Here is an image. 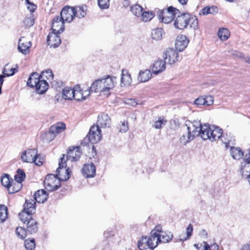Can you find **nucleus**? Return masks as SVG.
<instances>
[{
    "mask_svg": "<svg viewBox=\"0 0 250 250\" xmlns=\"http://www.w3.org/2000/svg\"><path fill=\"white\" fill-rule=\"evenodd\" d=\"M35 203L32 200H26L23 209L19 214L20 218L24 224H26L27 231L30 234L37 232L38 224L37 221L32 217L35 212Z\"/></svg>",
    "mask_w": 250,
    "mask_h": 250,
    "instance_id": "nucleus-1",
    "label": "nucleus"
},
{
    "mask_svg": "<svg viewBox=\"0 0 250 250\" xmlns=\"http://www.w3.org/2000/svg\"><path fill=\"white\" fill-rule=\"evenodd\" d=\"M116 83V77L107 75L104 78L95 80L90 89L96 93L106 92L114 88Z\"/></svg>",
    "mask_w": 250,
    "mask_h": 250,
    "instance_id": "nucleus-2",
    "label": "nucleus"
},
{
    "mask_svg": "<svg viewBox=\"0 0 250 250\" xmlns=\"http://www.w3.org/2000/svg\"><path fill=\"white\" fill-rule=\"evenodd\" d=\"M200 137L204 140L211 141L219 140L223 134V130L217 126H210L208 124L201 125L200 123Z\"/></svg>",
    "mask_w": 250,
    "mask_h": 250,
    "instance_id": "nucleus-3",
    "label": "nucleus"
},
{
    "mask_svg": "<svg viewBox=\"0 0 250 250\" xmlns=\"http://www.w3.org/2000/svg\"><path fill=\"white\" fill-rule=\"evenodd\" d=\"M186 125H187V132L184 134L180 138V142L183 145L190 142L196 136H200V132L199 130L200 122L194 121L189 123L188 125L186 124Z\"/></svg>",
    "mask_w": 250,
    "mask_h": 250,
    "instance_id": "nucleus-4",
    "label": "nucleus"
},
{
    "mask_svg": "<svg viewBox=\"0 0 250 250\" xmlns=\"http://www.w3.org/2000/svg\"><path fill=\"white\" fill-rule=\"evenodd\" d=\"M39 155L37 149H27L23 151L21 156L22 161L25 163H34L37 166H40L42 165V161L38 159Z\"/></svg>",
    "mask_w": 250,
    "mask_h": 250,
    "instance_id": "nucleus-5",
    "label": "nucleus"
},
{
    "mask_svg": "<svg viewBox=\"0 0 250 250\" xmlns=\"http://www.w3.org/2000/svg\"><path fill=\"white\" fill-rule=\"evenodd\" d=\"M180 13L177 8L169 6L167 9L162 10L159 14V19L163 23L168 24L170 23Z\"/></svg>",
    "mask_w": 250,
    "mask_h": 250,
    "instance_id": "nucleus-6",
    "label": "nucleus"
},
{
    "mask_svg": "<svg viewBox=\"0 0 250 250\" xmlns=\"http://www.w3.org/2000/svg\"><path fill=\"white\" fill-rule=\"evenodd\" d=\"M101 130L98 125H93L91 127L88 134L84 138L83 144H87L90 142L92 144H95L99 142L102 138Z\"/></svg>",
    "mask_w": 250,
    "mask_h": 250,
    "instance_id": "nucleus-7",
    "label": "nucleus"
},
{
    "mask_svg": "<svg viewBox=\"0 0 250 250\" xmlns=\"http://www.w3.org/2000/svg\"><path fill=\"white\" fill-rule=\"evenodd\" d=\"M60 159L59 167L56 170V175L58 178L62 179V181H66L70 178V171L69 168L66 169V164L64 159V155L62 154Z\"/></svg>",
    "mask_w": 250,
    "mask_h": 250,
    "instance_id": "nucleus-8",
    "label": "nucleus"
},
{
    "mask_svg": "<svg viewBox=\"0 0 250 250\" xmlns=\"http://www.w3.org/2000/svg\"><path fill=\"white\" fill-rule=\"evenodd\" d=\"M44 186L46 190L52 191L58 189L60 187V180L54 175H47L44 181Z\"/></svg>",
    "mask_w": 250,
    "mask_h": 250,
    "instance_id": "nucleus-9",
    "label": "nucleus"
},
{
    "mask_svg": "<svg viewBox=\"0 0 250 250\" xmlns=\"http://www.w3.org/2000/svg\"><path fill=\"white\" fill-rule=\"evenodd\" d=\"M190 15L188 13L182 14L178 15L174 23V27L178 29L183 30L186 28L189 24Z\"/></svg>",
    "mask_w": 250,
    "mask_h": 250,
    "instance_id": "nucleus-10",
    "label": "nucleus"
},
{
    "mask_svg": "<svg viewBox=\"0 0 250 250\" xmlns=\"http://www.w3.org/2000/svg\"><path fill=\"white\" fill-rule=\"evenodd\" d=\"M163 58L165 62L170 64H174L179 60V55L176 51L172 48H168L166 50L163 54Z\"/></svg>",
    "mask_w": 250,
    "mask_h": 250,
    "instance_id": "nucleus-11",
    "label": "nucleus"
},
{
    "mask_svg": "<svg viewBox=\"0 0 250 250\" xmlns=\"http://www.w3.org/2000/svg\"><path fill=\"white\" fill-rule=\"evenodd\" d=\"M60 17L63 21L67 22H71L75 16L72 6H66L61 11Z\"/></svg>",
    "mask_w": 250,
    "mask_h": 250,
    "instance_id": "nucleus-12",
    "label": "nucleus"
},
{
    "mask_svg": "<svg viewBox=\"0 0 250 250\" xmlns=\"http://www.w3.org/2000/svg\"><path fill=\"white\" fill-rule=\"evenodd\" d=\"M31 46L30 41H28L25 37H21L19 39L18 49L20 52L27 55L29 53Z\"/></svg>",
    "mask_w": 250,
    "mask_h": 250,
    "instance_id": "nucleus-13",
    "label": "nucleus"
},
{
    "mask_svg": "<svg viewBox=\"0 0 250 250\" xmlns=\"http://www.w3.org/2000/svg\"><path fill=\"white\" fill-rule=\"evenodd\" d=\"M59 16H56L52 22L51 29L52 32L61 34L64 30V22Z\"/></svg>",
    "mask_w": 250,
    "mask_h": 250,
    "instance_id": "nucleus-14",
    "label": "nucleus"
},
{
    "mask_svg": "<svg viewBox=\"0 0 250 250\" xmlns=\"http://www.w3.org/2000/svg\"><path fill=\"white\" fill-rule=\"evenodd\" d=\"M59 34L53 32L50 33L47 37L48 45L54 48L58 47L61 43V40Z\"/></svg>",
    "mask_w": 250,
    "mask_h": 250,
    "instance_id": "nucleus-15",
    "label": "nucleus"
},
{
    "mask_svg": "<svg viewBox=\"0 0 250 250\" xmlns=\"http://www.w3.org/2000/svg\"><path fill=\"white\" fill-rule=\"evenodd\" d=\"M188 42L185 35H180L177 37L175 41V48L177 51L181 52L187 47Z\"/></svg>",
    "mask_w": 250,
    "mask_h": 250,
    "instance_id": "nucleus-16",
    "label": "nucleus"
},
{
    "mask_svg": "<svg viewBox=\"0 0 250 250\" xmlns=\"http://www.w3.org/2000/svg\"><path fill=\"white\" fill-rule=\"evenodd\" d=\"M82 155V151L80 146L74 147L69 148L67 152V160L71 161H77L79 160Z\"/></svg>",
    "mask_w": 250,
    "mask_h": 250,
    "instance_id": "nucleus-17",
    "label": "nucleus"
},
{
    "mask_svg": "<svg viewBox=\"0 0 250 250\" xmlns=\"http://www.w3.org/2000/svg\"><path fill=\"white\" fill-rule=\"evenodd\" d=\"M97 124L99 127H109L111 125V119L107 114L102 113L98 116Z\"/></svg>",
    "mask_w": 250,
    "mask_h": 250,
    "instance_id": "nucleus-18",
    "label": "nucleus"
},
{
    "mask_svg": "<svg viewBox=\"0 0 250 250\" xmlns=\"http://www.w3.org/2000/svg\"><path fill=\"white\" fill-rule=\"evenodd\" d=\"M83 173L86 178L94 177L96 174L95 166L92 163L85 164L83 168Z\"/></svg>",
    "mask_w": 250,
    "mask_h": 250,
    "instance_id": "nucleus-19",
    "label": "nucleus"
},
{
    "mask_svg": "<svg viewBox=\"0 0 250 250\" xmlns=\"http://www.w3.org/2000/svg\"><path fill=\"white\" fill-rule=\"evenodd\" d=\"M194 103L197 105H210L213 103V97L212 96H207L206 97L201 96L196 99Z\"/></svg>",
    "mask_w": 250,
    "mask_h": 250,
    "instance_id": "nucleus-20",
    "label": "nucleus"
},
{
    "mask_svg": "<svg viewBox=\"0 0 250 250\" xmlns=\"http://www.w3.org/2000/svg\"><path fill=\"white\" fill-rule=\"evenodd\" d=\"M166 69V62L162 60H158L155 61L152 67V71L153 74H158Z\"/></svg>",
    "mask_w": 250,
    "mask_h": 250,
    "instance_id": "nucleus-21",
    "label": "nucleus"
},
{
    "mask_svg": "<svg viewBox=\"0 0 250 250\" xmlns=\"http://www.w3.org/2000/svg\"><path fill=\"white\" fill-rule=\"evenodd\" d=\"M48 195L46 192L43 190H38L34 194V202H37L39 203H43L47 200ZM30 200H32L31 199ZM36 203V202H35Z\"/></svg>",
    "mask_w": 250,
    "mask_h": 250,
    "instance_id": "nucleus-22",
    "label": "nucleus"
},
{
    "mask_svg": "<svg viewBox=\"0 0 250 250\" xmlns=\"http://www.w3.org/2000/svg\"><path fill=\"white\" fill-rule=\"evenodd\" d=\"M75 17L78 18H83L87 13V7L85 5H83L81 6H75L72 7Z\"/></svg>",
    "mask_w": 250,
    "mask_h": 250,
    "instance_id": "nucleus-23",
    "label": "nucleus"
},
{
    "mask_svg": "<svg viewBox=\"0 0 250 250\" xmlns=\"http://www.w3.org/2000/svg\"><path fill=\"white\" fill-rule=\"evenodd\" d=\"M152 77V74L150 70L145 69L140 70L138 77V80L141 83H145L149 81Z\"/></svg>",
    "mask_w": 250,
    "mask_h": 250,
    "instance_id": "nucleus-24",
    "label": "nucleus"
},
{
    "mask_svg": "<svg viewBox=\"0 0 250 250\" xmlns=\"http://www.w3.org/2000/svg\"><path fill=\"white\" fill-rule=\"evenodd\" d=\"M34 87H36L38 93L42 94L48 89V84L45 80H42L41 78Z\"/></svg>",
    "mask_w": 250,
    "mask_h": 250,
    "instance_id": "nucleus-25",
    "label": "nucleus"
},
{
    "mask_svg": "<svg viewBox=\"0 0 250 250\" xmlns=\"http://www.w3.org/2000/svg\"><path fill=\"white\" fill-rule=\"evenodd\" d=\"M149 249L153 250L160 243L158 235L154 231H151L150 236L147 238Z\"/></svg>",
    "mask_w": 250,
    "mask_h": 250,
    "instance_id": "nucleus-26",
    "label": "nucleus"
},
{
    "mask_svg": "<svg viewBox=\"0 0 250 250\" xmlns=\"http://www.w3.org/2000/svg\"><path fill=\"white\" fill-rule=\"evenodd\" d=\"M241 170L244 178L250 179V161L242 162Z\"/></svg>",
    "mask_w": 250,
    "mask_h": 250,
    "instance_id": "nucleus-27",
    "label": "nucleus"
},
{
    "mask_svg": "<svg viewBox=\"0 0 250 250\" xmlns=\"http://www.w3.org/2000/svg\"><path fill=\"white\" fill-rule=\"evenodd\" d=\"M132 82L131 75L128 73L126 70L123 69L121 79V84L122 86L129 85Z\"/></svg>",
    "mask_w": 250,
    "mask_h": 250,
    "instance_id": "nucleus-28",
    "label": "nucleus"
},
{
    "mask_svg": "<svg viewBox=\"0 0 250 250\" xmlns=\"http://www.w3.org/2000/svg\"><path fill=\"white\" fill-rule=\"evenodd\" d=\"M65 124L63 123H58L57 124L52 125L49 129L51 130V132L53 133L55 136L64 130L65 129Z\"/></svg>",
    "mask_w": 250,
    "mask_h": 250,
    "instance_id": "nucleus-29",
    "label": "nucleus"
},
{
    "mask_svg": "<svg viewBox=\"0 0 250 250\" xmlns=\"http://www.w3.org/2000/svg\"><path fill=\"white\" fill-rule=\"evenodd\" d=\"M41 78V76L38 73L33 72L28 79L27 85L30 87H34Z\"/></svg>",
    "mask_w": 250,
    "mask_h": 250,
    "instance_id": "nucleus-30",
    "label": "nucleus"
},
{
    "mask_svg": "<svg viewBox=\"0 0 250 250\" xmlns=\"http://www.w3.org/2000/svg\"><path fill=\"white\" fill-rule=\"evenodd\" d=\"M160 243H167L170 241L173 236V234L170 231L161 232L159 234H157Z\"/></svg>",
    "mask_w": 250,
    "mask_h": 250,
    "instance_id": "nucleus-31",
    "label": "nucleus"
},
{
    "mask_svg": "<svg viewBox=\"0 0 250 250\" xmlns=\"http://www.w3.org/2000/svg\"><path fill=\"white\" fill-rule=\"evenodd\" d=\"M34 23V16L32 14L30 13L28 16H26L22 21V26L27 29L32 27Z\"/></svg>",
    "mask_w": 250,
    "mask_h": 250,
    "instance_id": "nucleus-32",
    "label": "nucleus"
},
{
    "mask_svg": "<svg viewBox=\"0 0 250 250\" xmlns=\"http://www.w3.org/2000/svg\"><path fill=\"white\" fill-rule=\"evenodd\" d=\"M230 153L232 157L235 160H239L244 155V153L239 147H231Z\"/></svg>",
    "mask_w": 250,
    "mask_h": 250,
    "instance_id": "nucleus-33",
    "label": "nucleus"
},
{
    "mask_svg": "<svg viewBox=\"0 0 250 250\" xmlns=\"http://www.w3.org/2000/svg\"><path fill=\"white\" fill-rule=\"evenodd\" d=\"M74 88L65 87L62 90V97L66 100H71L74 98Z\"/></svg>",
    "mask_w": 250,
    "mask_h": 250,
    "instance_id": "nucleus-34",
    "label": "nucleus"
},
{
    "mask_svg": "<svg viewBox=\"0 0 250 250\" xmlns=\"http://www.w3.org/2000/svg\"><path fill=\"white\" fill-rule=\"evenodd\" d=\"M137 245L140 250L149 249L148 239L146 236H142L138 241Z\"/></svg>",
    "mask_w": 250,
    "mask_h": 250,
    "instance_id": "nucleus-35",
    "label": "nucleus"
},
{
    "mask_svg": "<svg viewBox=\"0 0 250 250\" xmlns=\"http://www.w3.org/2000/svg\"><path fill=\"white\" fill-rule=\"evenodd\" d=\"M55 137V135L51 132L50 129H49V131L44 132L41 135V139L45 143L50 142Z\"/></svg>",
    "mask_w": 250,
    "mask_h": 250,
    "instance_id": "nucleus-36",
    "label": "nucleus"
},
{
    "mask_svg": "<svg viewBox=\"0 0 250 250\" xmlns=\"http://www.w3.org/2000/svg\"><path fill=\"white\" fill-rule=\"evenodd\" d=\"M11 182H13V180L10 178V176L8 174L4 173L1 177V185L7 188H9Z\"/></svg>",
    "mask_w": 250,
    "mask_h": 250,
    "instance_id": "nucleus-37",
    "label": "nucleus"
},
{
    "mask_svg": "<svg viewBox=\"0 0 250 250\" xmlns=\"http://www.w3.org/2000/svg\"><path fill=\"white\" fill-rule=\"evenodd\" d=\"M22 183L15 181L12 184H11L9 188L8 192L10 194H12L19 191L22 188Z\"/></svg>",
    "mask_w": 250,
    "mask_h": 250,
    "instance_id": "nucleus-38",
    "label": "nucleus"
},
{
    "mask_svg": "<svg viewBox=\"0 0 250 250\" xmlns=\"http://www.w3.org/2000/svg\"><path fill=\"white\" fill-rule=\"evenodd\" d=\"M154 17V13L152 12L143 11L140 17L144 22H147L151 20Z\"/></svg>",
    "mask_w": 250,
    "mask_h": 250,
    "instance_id": "nucleus-39",
    "label": "nucleus"
},
{
    "mask_svg": "<svg viewBox=\"0 0 250 250\" xmlns=\"http://www.w3.org/2000/svg\"><path fill=\"white\" fill-rule=\"evenodd\" d=\"M8 209L4 205H0V222L3 223L7 218Z\"/></svg>",
    "mask_w": 250,
    "mask_h": 250,
    "instance_id": "nucleus-40",
    "label": "nucleus"
},
{
    "mask_svg": "<svg viewBox=\"0 0 250 250\" xmlns=\"http://www.w3.org/2000/svg\"><path fill=\"white\" fill-rule=\"evenodd\" d=\"M130 11L132 14L136 17H140L143 11V8L138 4H134L130 7Z\"/></svg>",
    "mask_w": 250,
    "mask_h": 250,
    "instance_id": "nucleus-41",
    "label": "nucleus"
},
{
    "mask_svg": "<svg viewBox=\"0 0 250 250\" xmlns=\"http://www.w3.org/2000/svg\"><path fill=\"white\" fill-rule=\"evenodd\" d=\"M164 31L161 28H158L152 30L151 37L153 40H160L162 39Z\"/></svg>",
    "mask_w": 250,
    "mask_h": 250,
    "instance_id": "nucleus-42",
    "label": "nucleus"
},
{
    "mask_svg": "<svg viewBox=\"0 0 250 250\" xmlns=\"http://www.w3.org/2000/svg\"><path fill=\"white\" fill-rule=\"evenodd\" d=\"M229 31L227 28H222L218 30V36L222 41L227 40L229 37Z\"/></svg>",
    "mask_w": 250,
    "mask_h": 250,
    "instance_id": "nucleus-43",
    "label": "nucleus"
},
{
    "mask_svg": "<svg viewBox=\"0 0 250 250\" xmlns=\"http://www.w3.org/2000/svg\"><path fill=\"white\" fill-rule=\"evenodd\" d=\"M193 231V226L191 224H189L188 227L186 229V237H183L182 238H180L178 240L176 241V242L178 241H184L188 239L192 234Z\"/></svg>",
    "mask_w": 250,
    "mask_h": 250,
    "instance_id": "nucleus-44",
    "label": "nucleus"
},
{
    "mask_svg": "<svg viewBox=\"0 0 250 250\" xmlns=\"http://www.w3.org/2000/svg\"><path fill=\"white\" fill-rule=\"evenodd\" d=\"M25 178V173L24 171L20 168L18 169L17 170V174L15 175V181L22 183V182Z\"/></svg>",
    "mask_w": 250,
    "mask_h": 250,
    "instance_id": "nucleus-45",
    "label": "nucleus"
},
{
    "mask_svg": "<svg viewBox=\"0 0 250 250\" xmlns=\"http://www.w3.org/2000/svg\"><path fill=\"white\" fill-rule=\"evenodd\" d=\"M75 100L79 101L83 100V97L82 94V90L80 89L79 86H76L74 87V98Z\"/></svg>",
    "mask_w": 250,
    "mask_h": 250,
    "instance_id": "nucleus-46",
    "label": "nucleus"
},
{
    "mask_svg": "<svg viewBox=\"0 0 250 250\" xmlns=\"http://www.w3.org/2000/svg\"><path fill=\"white\" fill-rule=\"evenodd\" d=\"M27 230L21 227H17L16 229V234L17 236L21 239H24L26 236Z\"/></svg>",
    "mask_w": 250,
    "mask_h": 250,
    "instance_id": "nucleus-47",
    "label": "nucleus"
},
{
    "mask_svg": "<svg viewBox=\"0 0 250 250\" xmlns=\"http://www.w3.org/2000/svg\"><path fill=\"white\" fill-rule=\"evenodd\" d=\"M24 246L27 250H34L36 246L34 239L25 240L24 241Z\"/></svg>",
    "mask_w": 250,
    "mask_h": 250,
    "instance_id": "nucleus-48",
    "label": "nucleus"
},
{
    "mask_svg": "<svg viewBox=\"0 0 250 250\" xmlns=\"http://www.w3.org/2000/svg\"><path fill=\"white\" fill-rule=\"evenodd\" d=\"M190 27L194 30L198 28V21L195 17H191L190 16V20L189 21V24Z\"/></svg>",
    "mask_w": 250,
    "mask_h": 250,
    "instance_id": "nucleus-49",
    "label": "nucleus"
},
{
    "mask_svg": "<svg viewBox=\"0 0 250 250\" xmlns=\"http://www.w3.org/2000/svg\"><path fill=\"white\" fill-rule=\"evenodd\" d=\"M194 246L197 250H208L209 248V245L205 241L201 243L195 244Z\"/></svg>",
    "mask_w": 250,
    "mask_h": 250,
    "instance_id": "nucleus-50",
    "label": "nucleus"
},
{
    "mask_svg": "<svg viewBox=\"0 0 250 250\" xmlns=\"http://www.w3.org/2000/svg\"><path fill=\"white\" fill-rule=\"evenodd\" d=\"M118 128L120 132H125L128 130V123L126 121H124L119 125Z\"/></svg>",
    "mask_w": 250,
    "mask_h": 250,
    "instance_id": "nucleus-51",
    "label": "nucleus"
},
{
    "mask_svg": "<svg viewBox=\"0 0 250 250\" xmlns=\"http://www.w3.org/2000/svg\"><path fill=\"white\" fill-rule=\"evenodd\" d=\"M98 3L101 9H107L109 6V0H98Z\"/></svg>",
    "mask_w": 250,
    "mask_h": 250,
    "instance_id": "nucleus-52",
    "label": "nucleus"
},
{
    "mask_svg": "<svg viewBox=\"0 0 250 250\" xmlns=\"http://www.w3.org/2000/svg\"><path fill=\"white\" fill-rule=\"evenodd\" d=\"M52 86L53 88L58 90L63 86V83L61 80H54L51 82Z\"/></svg>",
    "mask_w": 250,
    "mask_h": 250,
    "instance_id": "nucleus-53",
    "label": "nucleus"
},
{
    "mask_svg": "<svg viewBox=\"0 0 250 250\" xmlns=\"http://www.w3.org/2000/svg\"><path fill=\"white\" fill-rule=\"evenodd\" d=\"M42 76H45L47 79L50 80L53 79L54 75L52 70L48 69L42 72V75L41 76L42 78Z\"/></svg>",
    "mask_w": 250,
    "mask_h": 250,
    "instance_id": "nucleus-54",
    "label": "nucleus"
},
{
    "mask_svg": "<svg viewBox=\"0 0 250 250\" xmlns=\"http://www.w3.org/2000/svg\"><path fill=\"white\" fill-rule=\"evenodd\" d=\"M217 7L216 6H212L210 7H206L202 9L201 12L203 15H206L208 14H213V11H211V10H216Z\"/></svg>",
    "mask_w": 250,
    "mask_h": 250,
    "instance_id": "nucleus-55",
    "label": "nucleus"
},
{
    "mask_svg": "<svg viewBox=\"0 0 250 250\" xmlns=\"http://www.w3.org/2000/svg\"><path fill=\"white\" fill-rule=\"evenodd\" d=\"M229 52L230 54L234 58H243L244 57L243 53L237 50H229Z\"/></svg>",
    "mask_w": 250,
    "mask_h": 250,
    "instance_id": "nucleus-56",
    "label": "nucleus"
},
{
    "mask_svg": "<svg viewBox=\"0 0 250 250\" xmlns=\"http://www.w3.org/2000/svg\"><path fill=\"white\" fill-rule=\"evenodd\" d=\"M166 123V121L160 117L159 120L155 122L153 126L156 129H160L162 127V125H165Z\"/></svg>",
    "mask_w": 250,
    "mask_h": 250,
    "instance_id": "nucleus-57",
    "label": "nucleus"
},
{
    "mask_svg": "<svg viewBox=\"0 0 250 250\" xmlns=\"http://www.w3.org/2000/svg\"><path fill=\"white\" fill-rule=\"evenodd\" d=\"M13 70L14 72V74H15L17 70L14 68H9L8 64L5 65L4 67L2 70V75H6V74H10L12 72H10L11 70Z\"/></svg>",
    "mask_w": 250,
    "mask_h": 250,
    "instance_id": "nucleus-58",
    "label": "nucleus"
},
{
    "mask_svg": "<svg viewBox=\"0 0 250 250\" xmlns=\"http://www.w3.org/2000/svg\"><path fill=\"white\" fill-rule=\"evenodd\" d=\"M219 140H221L224 144H225L226 147H228V145L229 144L230 140L228 137L227 134H226L225 136V135L222 134L221 137L219 138Z\"/></svg>",
    "mask_w": 250,
    "mask_h": 250,
    "instance_id": "nucleus-59",
    "label": "nucleus"
},
{
    "mask_svg": "<svg viewBox=\"0 0 250 250\" xmlns=\"http://www.w3.org/2000/svg\"><path fill=\"white\" fill-rule=\"evenodd\" d=\"M12 72L10 74H6V75H0V86H2L3 83V79L6 77H9L14 75V72L13 70L12 69L10 70V72Z\"/></svg>",
    "mask_w": 250,
    "mask_h": 250,
    "instance_id": "nucleus-60",
    "label": "nucleus"
},
{
    "mask_svg": "<svg viewBox=\"0 0 250 250\" xmlns=\"http://www.w3.org/2000/svg\"><path fill=\"white\" fill-rule=\"evenodd\" d=\"M91 91H92L90 89V87L88 88L87 90H85L84 91L82 90L83 100H85L87 97L89 96Z\"/></svg>",
    "mask_w": 250,
    "mask_h": 250,
    "instance_id": "nucleus-61",
    "label": "nucleus"
},
{
    "mask_svg": "<svg viewBox=\"0 0 250 250\" xmlns=\"http://www.w3.org/2000/svg\"><path fill=\"white\" fill-rule=\"evenodd\" d=\"M151 231H154L157 234H159L161 232H164V231L162 230V228L160 225L156 226L154 229L151 230Z\"/></svg>",
    "mask_w": 250,
    "mask_h": 250,
    "instance_id": "nucleus-62",
    "label": "nucleus"
},
{
    "mask_svg": "<svg viewBox=\"0 0 250 250\" xmlns=\"http://www.w3.org/2000/svg\"><path fill=\"white\" fill-rule=\"evenodd\" d=\"M243 161L246 162L250 161V148L248 150V153L246 154Z\"/></svg>",
    "mask_w": 250,
    "mask_h": 250,
    "instance_id": "nucleus-63",
    "label": "nucleus"
},
{
    "mask_svg": "<svg viewBox=\"0 0 250 250\" xmlns=\"http://www.w3.org/2000/svg\"><path fill=\"white\" fill-rule=\"evenodd\" d=\"M218 249L219 246L217 244L214 243L211 245L210 246H209V248L208 250H219Z\"/></svg>",
    "mask_w": 250,
    "mask_h": 250,
    "instance_id": "nucleus-64",
    "label": "nucleus"
}]
</instances>
